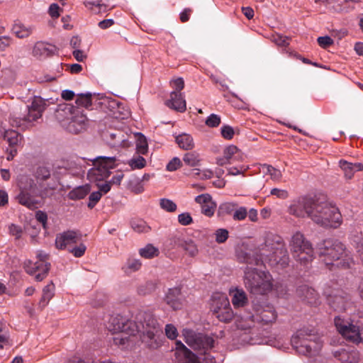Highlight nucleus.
<instances>
[{"instance_id": "obj_25", "label": "nucleus", "mask_w": 363, "mask_h": 363, "mask_svg": "<svg viewBox=\"0 0 363 363\" xmlns=\"http://www.w3.org/2000/svg\"><path fill=\"white\" fill-rule=\"evenodd\" d=\"M165 301L173 309L180 308L182 301L181 289L178 287L169 289L165 295Z\"/></svg>"}, {"instance_id": "obj_27", "label": "nucleus", "mask_w": 363, "mask_h": 363, "mask_svg": "<svg viewBox=\"0 0 363 363\" xmlns=\"http://www.w3.org/2000/svg\"><path fill=\"white\" fill-rule=\"evenodd\" d=\"M229 294L231 296L232 303L235 308L245 306L248 301L247 294L242 289H230Z\"/></svg>"}, {"instance_id": "obj_61", "label": "nucleus", "mask_w": 363, "mask_h": 363, "mask_svg": "<svg viewBox=\"0 0 363 363\" xmlns=\"http://www.w3.org/2000/svg\"><path fill=\"white\" fill-rule=\"evenodd\" d=\"M222 297H227V296L225 294H215L212 296L211 303V309L213 313H214L215 306H218V308H221L220 299H221Z\"/></svg>"}, {"instance_id": "obj_56", "label": "nucleus", "mask_w": 363, "mask_h": 363, "mask_svg": "<svg viewBox=\"0 0 363 363\" xmlns=\"http://www.w3.org/2000/svg\"><path fill=\"white\" fill-rule=\"evenodd\" d=\"M102 196V194L101 191H94L92 192L89 197V203H88V207L90 208H94L96 204L98 203V201L101 199Z\"/></svg>"}, {"instance_id": "obj_48", "label": "nucleus", "mask_w": 363, "mask_h": 363, "mask_svg": "<svg viewBox=\"0 0 363 363\" xmlns=\"http://www.w3.org/2000/svg\"><path fill=\"white\" fill-rule=\"evenodd\" d=\"M160 206L161 208L167 212H174L177 210V204L168 199H161L160 200Z\"/></svg>"}, {"instance_id": "obj_43", "label": "nucleus", "mask_w": 363, "mask_h": 363, "mask_svg": "<svg viewBox=\"0 0 363 363\" xmlns=\"http://www.w3.org/2000/svg\"><path fill=\"white\" fill-rule=\"evenodd\" d=\"M75 103L78 106L88 108L91 105V94L87 92L86 94H77Z\"/></svg>"}, {"instance_id": "obj_51", "label": "nucleus", "mask_w": 363, "mask_h": 363, "mask_svg": "<svg viewBox=\"0 0 363 363\" xmlns=\"http://www.w3.org/2000/svg\"><path fill=\"white\" fill-rule=\"evenodd\" d=\"M182 165V160L179 157H174L168 162L166 169L167 171L174 172L180 168Z\"/></svg>"}, {"instance_id": "obj_12", "label": "nucleus", "mask_w": 363, "mask_h": 363, "mask_svg": "<svg viewBox=\"0 0 363 363\" xmlns=\"http://www.w3.org/2000/svg\"><path fill=\"white\" fill-rule=\"evenodd\" d=\"M129 320L122 316L112 317L109 320V325L108 326L109 330L116 333L113 337V343L122 349L128 348L133 342V338L136 334H131L123 330H114V328L118 324L127 323Z\"/></svg>"}, {"instance_id": "obj_15", "label": "nucleus", "mask_w": 363, "mask_h": 363, "mask_svg": "<svg viewBox=\"0 0 363 363\" xmlns=\"http://www.w3.org/2000/svg\"><path fill=\"white\" fill-rule=\"evenodd\" d=\"M334 323L337 331L345 339L357 344L362 342L359 326L339 316L335 318Z\"/></svg>"}, {"instance_id": "obj_50", "label": "nucleus", "mask_w": 363, "mask_h": 363, "mask_svg": "<svg viewBox=\"0 0 363 363\" xmlns=\"http://www.w3.org/2000/svg\"><path fill=\"white\" fill-rule=\"evenodd\" d=\"M220 117L215 113H211L206 120L205 123L210 128L218 127L220 123Z\"/></svg>"}, {"instance_id": "obj_11", "label": "nucleus", "mask_w": 363, "mask_h": 363, "mask_svg": "<svg viewBox=\"0 0 363 363\" xmlns=\"http://www.w3.org/2000/svg\"><path fill=\"white\" fill-rule=\"evenodd\" d=\"M94 167L88 171L91 181H102L110 175V170L116 167V157L99 156L93 160Z\"/></svg>"}, {"instance_id": "obj_8", "label": "nucleus", "mask_w": 363, "mask_h": 363, "mask_svg": "<svg viewBox=\"0 0 363 363\" xmlns=\"http://www.w3.org/2000/svg\"><path fill=\"white\" fill-rule=\"evenodd\" d=\"M276 318L277 314L273 306H259L256 307L255 314L237 317L235 323L238 329L247 330L254 326L255 321L267 324L275 320Z\"/></svg>"}, {"instance_id": "obj_36", "label": "nucleus", "mask_w": 363, "mask_h": 363, "mask_svg": "<svg viewBox=\"0 0 363 363\" xmlns=\"http://www.w3.org/2000/svg\"><path fill=\"white\" fill-rule=\"evenodd\" d=\"M140 267L141 262L139 259L130 257L127 259L122 269L125 274H130L139 270Z\"/></svg>"}, {"instance_id": "obj_16", "label": "nucleus", "mask_w": 363, "mask_h": 363, "mask_svg": "<svg viewBox=\"0 0 363 363\" xmlns=\"http://www.w3.org/2000/svg\"><path fill=\"white\" fill-rule=\"evenodd\" d=\"M82 238V235L74 230H67L57 235L55 246L59 250H69L77 245Z\"/></svg>"}, {"instance_id": "obj_21", "label": "nucleus", "mask_w": 363, "mask_h": 363, "mask_svg": "<svg viewBox=\"0 0 363 363\" xmlns=\"http://www.w3.org/2000/svg\"><path fill=\"white\" fill-rule=\"evenodd\" d=\"M77 108L69 104H62L58 106L56 110V118L62 127L65 128V123H69Z\"/></svg>"}, {"instance_id": "obj_35", "label": "nucleus", "mask_w": 363, "mask_h": 363, "mask_svg": "<svg viewBox=\"0 0 363 363\" xmlns=\"http://www.w3.org/2000/svg\"><path fill=\"white\" fill-rule=\"evenodd\" d=\"M90 191V187L88 185L79 186L72 189L68 194V197L72 200H79L84 199Z\"/></svg>"}, {"instance_id": "obj_6", "label": "nucleus", "mask_w": 363, "mask_h": 363, "mask_svg": "<svg viewBox=\"0 0 363 363\" xmlns=\"http://www.w3.org/2000/svg\"><path fill=\"white\" fill-rule=\"evenodd\" d=\"M319 254L320 256L325 257V262L327 265L333 264V262L340 260L337 265L349 267L352 262L350 252L346 250L344 245L337 240H325L319 248Z\"/></svg>"}, {"instance_id": "obj_64", "label": "nucleus", "mask_w": 363, "mask_h": 363, "mask_svg": "<svg viewBox=\"0 0 363 363\" xmlns=\"http://www.w3.org/2000/svg\"><path fill=\"white\" fill-rule=\"evenodd\" d=\"M172 87L175 89L174 91H178L181 93V91L184 89V82L182 77L174 79L170 82Z\"/></svg>"}, {"instance_id": "obj_54", "label": "nucleus", "mask_w": 363, "mask_h": 363, "mask_svg": "<svg viewBox=\"0 0 363 363\" xmlns=\"http://www.w3.org/2000/svg\"><path fill=\"white\" fill-rule=\"evenodd\" d=\"M248 169L249 167L244 164L238 167H232L228 169V174L233 176L243 174Z\"/></svg>"}, {"instance_id": "obj_32", "label": "nucleus", "mask_w": 363, "mask_h": 363, "mask_svg": "<svg viewBox=\"0 0 363 363\" xmlns=\"http://www.w3.org/2000/svg\"><path fill=\"white\" fill-rule=\"evenodd\" d=\"M109 138L112 146H125L126 139L123 133L121 130H115L113 133H108L106 135Z\"/></svg>"}, {"instance_id": "obj_4", "label": "nucleus", "mask_w": 363, "mask_h": 363, "mask_svg": "<svg viewBox=\"0 0 363 363\" xmlns=\"http://www.w3.org/2000/svg\"><path fill=\"white\" fill-rule=\"evenodd\" d=\"M272 275L265 271L247 267L245 270L244 284L247 289L255 295H264L274 287Z\"/></svg>"}, {"instance_id": "obj_20", "label": "nucleus", "mask_w": 363, "mask_h": 363, "mask_svg": "<svg viewBox=\"0 0 363 363\" xmlns=\"http://www.w3.org/2000/svg\"><path fill=\"white\" fill-rule=\"evenodd\" d=\"M195 201L201 206V213L208 217L213 216L216 203L208 194H203L195 197Z\"/></svg>"}, {"instance_id": "obj_44", "label": "nucleus", "mask_w": 363, "mask_h": 363, "mask_svg": "<svg viewBox=\"0 0 363 363\" xmlns=\"http://www.w3.org/2000/svg\"><path fill=\"white\" fill-rule=\"evenodd\" d=\"M183 250L191 257H195L199 252L196 243L191 239H186Z\"/></svg>"}, {"instance_id": "obj_63", "label": "nucleus", "mask_w": 363, "mask_h": 363, "mask_svg": "<svg viewBox=\"0 0 363 363\" xmlns=\"http://www.w3.org/2000/svg\"><path fill=\"white\" fill-rule=\"evenodd\" d=\"M272 40L278 46L286 47L289 45V38L286 36L276 35L273 36Z\"/></svg>"}, {"instance_id": "obj_29", "label": "nucleus", "mask_w": 363, "mask_h": 363, "mask_svg": "<svg viewBox=\"0 0 363 363\" xmlns=\"http://www.w3.org/2000/svg\"><path fill=\"white\" fill-rule=\"evenodd\" d=\"M175 142L183 150H190L194 147V139L191 135L182 133L175 137Z\"/></svg>"}, {"instance_id": "obj_34", "label": "nucleus", "mask_w": 363, "mask_h": 363, "mask_svg": "<svg viewBox=\"0 0 363 363\" xmlns=\"http://www.w3.org/2000/svg\"><path fill=\"white\" fill-rule=\"evenodd\" d=\"M32 26H26L21 23H16L13 26L12 31L18 38H28L33 33Z\"/></svg>"}, {"instance_id": "obj_22", "label": "nucleus", "mask_w": 363, "mask_h": 363, "mask_svg": "<svg viewBox=\"0 0 363 363\" xmlns=\"http://www.w3.org/2000/svg\"><path fill=\"white\" fill-rule=\"evenodd\" d=\"M296 296L301 300L306 301L311 305H315L318 303V293L314 289L309 287L307 285L300 286L296 289Z\"/></svg>"}, {"instance_id": "obj_55", "label": "nucleus", "mask_w": 363, "mask_h": 363, "mask_svg": "<svg viewBox=\"0 0 363 363\" xmlns=\"http://www.w3.org/2000/svg\"><path fill=\"white\" fill-rule=\"evenodd\" d=\"M35 174L38 180H45L50 176L49 169L45 167H38Z\"/></svg>"}, {"instance_id": "obj_3", "label": "nucleus", "mask_w": 363, "mask_h": 363, "mask_svg": "<svg viewBox=\"0 0 363 363\" xmlns=\"http://www.w3.org/2000/svg\"><path fill=\"white\" fill-rule=\"evenodd\" d=\"M262 262H268L272 266L281 265L284 267L289 263L287 250L282 239L279 236L267 237L260 252Z\"/></svg>"}, {"instance_id": "obj_60", "label": "nucleus", "mask_w": 363, "mask_h": 363, "mask_svg": "<svg viewBox=\"0 0 363 363\" xmlns=\"http://www.w3.org/2000/svg\"><path fill=\"white\" fill-rule=\"evenodd\" d=\"M247 214V208L245 207H240L235 211L233 218L235 220H242L246 218Z\"/></svg>"}, {"instance_id": "obj_46", "label": "nucleus", "mask_w": 363, "mask_h": 363, "mask_svg": "<svg viewBox=\"0 0 363 363\" xmlns=\"http://www.w3.org/2000/svg\"><path fill=\"white\" fill-rule=\"evenodd\" d=\"M20 134L12 130H6L4 132V138L7 140L10 145H15L19 141Z\"/></svg>"}, {"instance_id": "obj_23", "label": "nucleus", "mask_w": 363, "mask_h": 363, "mask_svg": "<svg viewBox=\"0 0 363 363\" xmlns=\"http://www.w3.org/2000/svg\"><path fill=\"white\" fill-rule=\"evenodd\" d=\"M165 104L169 108L179 112H184L186 108V101L183 94L178 91H172L170 99L166 101Z\"/></svg>"}, {"instance_id": "obj_49", "label": "nucleus", "mask_w": 363, "mask_h": 363, "mask_svg": "<svg viewBox=\"0 0 363 363\" xmlns=\"http://www.w3.org/2000/svg\"><path fill=\"white\" fill-rule=\"evenodd\" d=\"M186 238L180 235H174L169 239V245L172 249L182 248L186 241Z\"/></svg>"}, {"instance_id": "obj_33", "label": "nucleus", "mask_w": 363, "mask_h": 363, "mask_svg": "<svg viewBox=\"0 0 363 363\" xmlns=\"http://www.w3.org/2000/svg\"><path fill=\"white\" fill-rule=\"evenodd\" d=\"M259 172L263 175H269L270 178L274 181H279L281 178V172L280 170L275 169L269 164H262L259 167Z\"/></svg>"}, {"instance_id": "obj_41", "label": "nucleus", "mask_w": 363, "mask_h": 363, "mask_svg": "<svg viewBox=\"0 0 363 363\" xmlns=\"http://www.w3.org/2000/svg\"><path fill=\"white\" fill-rule=\"evenodd\" d=\"M128 164L132 169H140L145 167L146 160L141 155H134L128 160Z\"/></svg>"}, {"instance_id": "obj_53", "label": "nucleus", "mask_w": 363, "mask_h": 363, "mask_svg": "<svg viewBox=\"0 0 363 363\" xmlns=\"http://www.w3.org/2000/svg\"><path fill=\"white\" fill-rule=\"evenodd\" d=\"M215 236L218 243H223L228 238V231L224 228H219L215 232Z\"/></svg>"}, {"instance_id": "obj_57", "label": "nucleus", "mask_w": 363, "mask_h": 363, "mask_svg": "<svg viewBox=\"0 0 363 363\" xmlns=\"http://www.w3.org/2000/svg\"><path fill=\"white\" fill-rule=\"evenodd\" d=\"M270 195L274 196L280 199H286L289 196L287 190L278 188L272 189L270 191Z\"/></svg>"}, {"instance_id": "obj_7", "label": "nucleus", "mask_w": 363, "mask_h": 363, "mask_svg": "<svg viewBox=\"0 0 363 363\" xmlns=\"http://www.w3.org/2000/svg\"><path fill=\"white\" fill-rule=\"evenodd\" d=\"M17 185L20 190L16 196L18 202L31 210L38 208L39 202L31 194L41 198H44L45 194L42 191L37 192L35 181L27 174H20L17 177Z\"/></svg>"}, {"instance_id": "obj_30", "label": "nucleus", "mask_w": 363, "mask_h": 363, "mask_svg": "<svg viewBox=\"0 0 363 363\" xmlns=\"http://www.w3.org/2000/svg\"><path fill=\"white\" fill-rule=\"evenodd\" d=\"M330 306L335 311H345L347 308V300L342 295L335 294L328 299Z\"/></svg>"}, {"instance_id": "obj_19", "label": "nucleus", "mask_w": 363, "mask_h": 363, "mask_svg": "<svg viewBox=\"0 0 363 363\" xmlns=\"http://www.w3.org/2000/svg\"><path fill=\"white\" fill-rule=\"evenodd\" d=\"M220 300L221 308H218L217 306H215L214 308V314L216 315L218 319L223 322H228L234 318L235 321L236 318L239 315L234 316L228 298L227 297H222ZM235 324L236 325L235 323Z\"/></svg>"}, {"instance_id": "obj_38", "label": "nucleus", "mask_w": 363, "mask_h": 363, "mask_svg": "<svg viewBox=\"0 0 363 363\" xmlns=\"http://www.w3.org/2000/svg\"><path fill=\"white\" fill-rule=\"evenodd\" d=\"M136 151L140 155H145L148 152L147 139L142 133L136 135Z\"/></svg>"}, {"instance_id": "obj_5", "label": "nucleus", "mask_w": 363, "mask_h": 363, "mask_svg": "<svg viewBox=\"0 0 363 363\" xmlns=\"http://www.w3.org/2000/svg\"><path fill=\"white\" fill-rule=\"evenodd\" d=\"M291 345L296 351L306 356H314L321 350L323 342L313 330L308 328L298 330L291 337Z\"/></svg>"}, {"instance_id": "obj_10", "label": "nucleus", "mask_w": 363, "mask_h": 363, "mask_svg": "<svg viewBox=\"0 0 363 363\" xmlns=\"http://www.w3.org/2000/svg\"><path fill=\"white\" fill-rule=\"evenodd\" d=\"M291 250L294 257L301 262L306 264L313 258V249L311 244L305 239L300 232L295 233L290 242Z\"/></svg>"}, {"instance_id": "obj_18", "label": "nucleus", "mask_w": 363, "mask_h": 363, "mask_svg": "<svg viewBox=\"0 0 363 363\" xmlns=\"http://www.w3.org/2000/svg\"><path fill=\"white\" fill-rule=\"evenodd\" d=\"M101 104L107 107L110 114L116 118L124 119L130 116V111L115 99H105Z\"/></svg>"}, {"instance_id": "obj_58", "label": "nucleus", "mask_w": 363, "mask_h": 363, "mask_svg": "<svg viewBox=\"0 0 363 363\" xmlns=\"http://www.w3.org/2000/svg\"><path fill=\"white\" fill-rule=\"evenodd\" d=\"M178 221L182 225H189L193 223V219L189 213H182L178 216Z\"/></svg>"}, {"instance_id": "obj_26", "label": "nucleus", "mask_w": 363, "mask_h": 363, "mask_svg": "<svg viewBox=\"0 0 363 363\" xmlns=\"http://www.w3.org/2000/svg\"><path fill=\"white\" fill-rule=\"evenodd\" d=\"M224 158L218 162L220 165L230 164L233 161L242 160V155L240 153L238 148L235 145H229L225 148L223 152Z\"/></svg>"}, {"instance_id": "obj_40", "label": "nucleus", "mask_w": 363, "mask_h": 363, "mask_svg": "<svg viewBox=\"0 0 363 363\" xmlns=\"http://www.w3.org/2000/svg\"><path fill=\"white\" fill-rule=\"evenodd\" d=\"M176 350H181L184 353L189 363H199L196 356L189 351L181 341H177Z\"/></svg>"}, {"instance_id": "obj_13", "label": "nucleus", "mask_w": 363, "mask_h": 363, "mask_svg": "<svg viewBox=\"0 0 363 363\" xmlns=\"http://www.w3.org/2000/svg\"><path fill=\"white\" fill-rule=\"evenodd\" d=\"M37 257L39 261L36 262H33L30 260L26 261L24 269L28 274L33 275L36 281H40L48 275L50 264L45 261L48 257L45 252H38Z\"/></svg>"}, {"instance_id": "obj_28", "label": "nucleus", "mask_w": 363, "mask_h": 363, "mask_svg": "<svg viewBox=\"0 0 363 363\" xmlns=\"http://www.w3.org/2000/svg\"><path fill=\"white\" fill-rule=\"evenodd\" d=\"M339 164L345 173V177L348 179H351L356 172L363 169V164L359 162L352 163L342 160L339 162Z\"/></svg>"}, {"instance_id": "obj_1", "label": "nucleus", "mask_w": 363, "mask_h": 363, "mask_svg": "<svg viewBox=\"0 0 363 363\" xmlns=\"http://www.w3.org/2000/svg\"><path fill=\"white\" fill-rule=\"evenodd\" d=\"M288 213L296 218L307 217L324 228H336L342 221L339 209L320 198L303 196L294 199L288 207Z\"/></svg>"}, {"instance_id": "obj_39", "label": "nucleus", "mask_w": 363, "mask_h": 363, "mask_svg": "<svg viewBox=\"0 0 363 363\" xmlns=\"http://www.w3.org/2000/svg\"><path fill=\"white\" fill-rule=\"evenodd\" d=\"M128 189L136 194H141L144 191L143 184L138 177H133L129 179Z\"/></svg>"}, {"instance_id": "obj_62", "label": "nucleus", "mask_w": 363, "mask_h": 363, "mask_svg": "<svg viewBox=\"0 0 363 363\" xmlns=\"http://www.w3.org/2000/svg\"><path fill=\"white\" fill-rule=\"evenodd\" d=\"M317 41L319 45L323 48H326L333 44V40L328 35L318 38Z\"/></svg>"}, {"instance_id": "obj_17", "label": "nucleus", "mask_w": 363, "mask_h": 363, "mask_svg": "<svg viewBox=\"0 0 363 363\" xmlns=\"http://www.w3.org/2000/svg\"><path fill=\"white\" fill-rule=\"evenodd\" d=\"M67 129L70 133H78L84 130L87 125V118L78 107L69 123H65Z\"/></svg>"}, {"instance_id": "obj_52", "label": "nucleus", "mask_w": 363, "mask_h": 363, "mask_svg": "<svg viewBox=\"0 0 363 363\" xmlns=\"http://www.w3.org/2000/svg\"><path fill=\"white\" fill-rule=\"evenodd\" d=\"M220 133L223 138L226 140H231L235 135V131L230 125H224L220 128Z\"/></svg>"}, {"instance_id": "obj_37", "label": "nucleus", "mask_w": 363, "mask_h": 363, "mask_svg": "<svg viewBox=\"0 0 363 363\" xmlns=\"http://www.w3.org/2000/svg\"><path fill=\"white\" fill-rule=\"evenodd\" d=\"M183 161L189 167H196L200 164L201 157L200 155L195 151L189 152L184 155Z\"/></svg>"}, {"instance_id": "obj_59", "label": "nucleus", "mask_w": 363, "mask_h": 363, "mask_svg": "<svg viewBox=\"0 0 363 363\" xmlns=\"http://www.w3.org/2000/svg\"><path fill=\"white\" fill-rule=\"evenodd\" d=\"M165 334L168 338L172 340L175 339L178 335L177 330L172 324L166 325Z\"/></svg>"}, {"instance_id": "obj_45", "label": "nucleus", "mask_w": 363, "mask_h": 363, "mask_svg": "<svg viewBox=\"0 0 363 363\" xmlns=\"http://www.w3.org/2000/svg\"><path fill=\"white\" fill-rule=\"evenodd\" d=\"M132 228L137 233H147L150 227L143 220H136L131 222Z\"/></svg>"}, {"instance_id": "obj_24", "label": "nucleus", "mask_w": 363, "mask_h": 363, "mask_svg": "<svg viewBox=\"0 0 363 363\" xmlns=\"http://www.w3.org/2000/svg\"><path fill=\"white\" fill-rule=\"evenodd\" d=\"M55 48L45 42L38 41L33 48V55L37 58H45L55 52Z\"/></svg>"}, {"instance_id": "obj_9", "label": "nucleus", "mask_w": 363, "mask_h": 363, "mask_svg": "<svg viewBox=\"0 0 363 363\" xmlns=\"http://www.w3.org/2000/svg\"><path fill=\"white\" fill-rule=\"evenodd\" d=\"M45 107V100L40 96H35L31 104L26 108L25 112L27 113L23 116L13 114L10 118V123L13 127L24 129L27 127L28 123L35 121L41 118Z\"/></svg>"}, {"instance_id": "obj_42", "label": "nucleus", "mask_w": 363, "mask_h": 363, "mask_svg": "<svg viewBox=\"0 0 363 363\" xmlns=\"http://www.w3.org/2000/svg\"><path fill=\"white\" fill-rule=\"evenodd\" d=\"M159 250L152 245H147L145 247L140 250V255L141 257L150 259L157 256Z\"/></svg>"}, {"instance_id": "obj_31", "label": "nucleus", "mask_w": 363, "mask_h": 363, "mask_svg": "<svg viewBox=\"0 0 363 363\" xmlns=\"http://www.w3.org/2000/svg\"><path fill=\"white\" fill-rule=\"evenodd\" d=\"M55 294V285L50 282L46 285L43 289L42 297L40 300L39 304L42 308H45L52 299Z\"/></svg>"}, {"instance_id": "obj_47", "label": "nucleus", "mask_w": 363, "mask_h": 363, "mask_svg": "<svg viewBox=\"0 0 363 363\" xmlns=\"http://www.w3.org/2000/svg\"><path fill=\"white\" fill-rule=\"evenodd\" d=\"M86 250V246L83 243H77L70 247L68 251L72 253L75 257H82Z\"/></svg>"}, {"instance_id": "obj_2", "label": "nucleus", "mask_w": 363, "mask_h": 363, "mask_svg": "<svg viewBox=\"0 0 363 363\" xmlns=\"http://www.w3.org/2000/svg\"><path fill=\"white\" fill-rule=\"evenodd\" d=\"M114 330H123L131 334H138L142 342L150 349L161 347L164 340L162 327L155 317L149 313H140L136 320L118 324Z\"/></svg>"}, {"instance_id": "obj_14", "label": "nucleus", "mask_w": 363, "mask_h": 363, "mask_svg": "<svg viewBox=\"0 0 363 363\" xmlns=\"http://www.w3.org/2000/svg\"><path fill=\"white\" fill-rule=\"evenodd\" d=\"M186 343L194 350H209L214 345L213 337L201 333H196L190 329H184L182 331Z\"/></svg>"}]
</instances>
